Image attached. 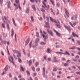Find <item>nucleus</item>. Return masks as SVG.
<instances>
[{
    "mask_svg": "<svg viewBox=\"0 0 80 80\" xmlns=\"http://www.w3.org/2000/svg\"><path fill=\"white\" fill-rule=\"evenodd\" d=\"M54 31L55 32H56V35H57V36H58V37H60V36H61V34L58 32L56 30H55V29H54Z\"/></svg>",
    "mask_w": 80,
    "mask_h": 80,
    "instance_id": "ddd939ff",
    "label": "nucleus"
},
{
    "mask_svg": "<svg viewBox=\"0 0 80 80\" xmlns=\"http://www.w3.org/2000/svg\"><path fill=\"white\" fill-rule=\"evenodd\" d=\"M30 11V10H29V8H27L26 11L27 13H28Z\"/></svg>",
    "mask_w": 80,
    "mask_h": 80,
    "instance_id": "4c0bfd02",
    "label": "nucleus"
},
{
    "mask_svg": "<svg viewBox=\"0 0 80 80\" xmlns=\"http://www.w3.org/2000/svg\"><path fill=\"white\" fill-rule=\"evenodd\" d=\"M76 73H77V74H78V75H80V71L76 72Z\"/></svg>",
    "mask_w": 80,
    "mask_h": 80,
    "instance_id": "864d4df0",
    "label": "nucleus"
},
{
    "mask_svg": "<svg viewBox=\"0 0 80 80\" xmlns=\"http://www.w3.org/2000/svg\"><path fill=\"white\" fill-rule=\"evenodd\" d=\"M62 60L64 61H65V60H66L65 59V58H62Z\"/></svg>",
    "mask_w": 80,
    "mask_h": 80,
    "instance_id": "e2e57ef3",
    "label": "nucleus"
},
{
    "mask_svg": "<svg viewBox=\"0 0 80 80\" xmlns=\"http://www.w3.org/2000/svg\"><path fill=\"white\" fill-rule=\"evenodd\" d=\"M42 8L41 9V10L42 12H45V7H44V6L42 5Z\"/></svg>",
    "mask_w": 80,
    "mask_h": 80,
    "instance_id": "6e6552de",
    "label": "nucleus"
},
{
    "mask_svg": "<svg viewBox=\"0 0 80 80\" xmlns=\"http://www.w3.org/2000/svg\"><path fill=\"white\" fill-rule=\"evenodd\" d=\"M40 44L41 45H45L46 44V43L45 42H40Z\"/></svg>",
    "mask_w": 80,
    "mask_h": 80,
    "instance_id": "c756f323",
    "label": "nucleus"
},
{
    "mask_svg": "<svg viewBox=\"0 0 80 80\" xmlns=\"http://www.w3.org/2000/svg\"><path fill=\"white\" fill-rule=\"evenodd\" d=\"M18 78H21V77H22V76H21V75H19L18 77Z\"/></svg>",
    "mask_w": 80,
    "mask_h": 80,
    "instance_id": "69168bd1",
    "label": "nucleus"
},
{
    "mask_svg": "<svg viewBox=\"0 0 80 80\" xmlns=\"http://www.w3.org/2000/svg\"><path fill=\"white\" fill-rule=\"evenodd\" d=\"M64 27H65V28H66V29H68V31H69L70 32V27H68L67 26V25H65V24H64Z\"/></svg>",
    "mask_w": 80,
    "mask_h": 80,
    "instance_id": "9d476101",
    "label": "nucleus"
},
{
    "mask_svg": "<svg viewBox=\"0 0 80 80\" xmlns=\"http://www.w3.org/2000/svg\"><path fill=\"white\" fill-rule=\"evenodd\" d=\"M12 21L13 22V23L14 25H15V26H16V24L15 23V20H14V18L12 19Z\"/></svg>",
    "mask_w": 80,
    "mask_h": 80,
    "instance_id": "473e14b6",
    "label": "nucleus"
},
{
    "mask_svg": "<svg viewBox=\"0 0 80 80\" xmlns=\"http://www.w3.org/2000/svg\"><path fill=\"white\" fill-rule=\"evenodd\" d=\"M7 50L8 55H10V52H9V50H8V46H7Z\"/></svg>",
    "mask_w": 80,
    "mask_h": 80,
    "instance_id": "b1692460",
    "label": "nucleus"
},
{
    "mask_svg": "<svg viewBox=\"0 0 80 80\" xmlns=\"http://www.w3.org/2000/svg\"><path fill=\"white\" fill-rule=\"evenodd\" d=\"M13 35H14V31L13 29H12V34L11 36L12 37H13Z\"/></svg>",
    "mask_w": 80,
    "mask_h": 80,
    "instance_id": "412c9836",
    "label": "nucleus"
},
{
    "mask_svg": "<svg viewBox=\"0 0 80 80\" xmlns=\"http://www.w3.org/2000/svg\"><path fill=\"white\" fill-rule=\"evenodd\" d=\"M65 53H66V54H64V55H66V54H67L68 55H70V53H68V52L67 51H66Z\"/></svg>",
    "mask_w": 80,
    "mask_h": 80,
    "instance_id": "ea45409f",
    "label": "nucleus"
},
{
    "mask_svg": "<svg viewBox=\"0 0 80 80\" xmlns=\"http://www.w3.org/2000/svg\"><path fill=\"white\" fill-rule=\"evenodd\" d=\"M54 61L55 62H58V61L57 59H55Z\"/></svg>",
    "mask_w": 80,
    "mask_h": 80,
    "instance_id": "603ef678",
    "label": "nucleus"
},
{
    "mask_svg": "<svg viewBox=\"0 0 80 80\" xmlns=\"http://www.w3.org/2000/svg\"><path fill=\"white\" fill-rule=\"evenodd\" d=\"M18 61L20 63H22V60H21L20 58L18 59Z\"/></svg>",
    "mask_w": 80,
    "mask_h": 80,
    "instance_id": "09e8293b",
    "label": "nucleus"
},
{
    "mask_svg": "<svg viewBox=\"0 0 80 80\" xmlns=\"http://www.w3.org/2000/svg\"><path fill=\"white\" fill-rule=\"evenodd\" d=\"M20 67L21 70H22V72H23L24 71V68H23V66H22L21 65H20Z\"/></svg>",
    "mask_w": 80,
    "mask_h": 80,
    "instance_id": "4be33fe9",
    "label": "nucleus"
},
{
    "mask_svg": "<svg viewBox=\"0 0 80 80\" xmlns=\"http://www.w3.org/2000/svg\"><path fill=\"white\" fill-rule=\"evenodd\" d=\"M15 2L18 5L17 8H15V10H17V9H18V8H19V9H20V10H22V8L20 6V3H19V0H18V1H17V0H15Z\"/></svg>",
    "mask_w": 80,
    "mask_h": 80,
    "instance_id": "7ed1b4c3",
    "label": "nucleus"
},
{
    "mask_svg": "<svg viewBox=\"0 0 80 80\" xmlns=\"http://www.w3.org/2000/svg\"><path fill=\"white\" fill-rule=\"evenodd\" d=\"M45 24H46V25L44 26V27H47V28H50V25H49V24L48 23V22H45Z\"/></svg>",
    "mask_w": 80,
    "mask_h": 80,
    "instance_id": "f8f14e48",
    "label": "nucleus"
},
{
    "mask_svg": "<svg viewBox=\"0 0 80 80\" xmlns=\"http://www.w3.org/2000/svg\"><path fill=\"white\" fill-rule=\"evenodd\" d=\"M8 59L9 61H10L11 62H12L14 65L15 64L14 62H13V57H12V56H9L8 57Z\"/></svg>",
    "mask_w": 80,
    "mask_h": 80,
    "instance_id": "20e7f679",
    "label": "nucleus"
},
{
    "mask_svg": "<svg viewBox=\"0 0 80 80\" xmlns=\"http://www.w3.org/2000/svg\"><path fill=\"white\" fill-rule=\"evenodd\" d=\"M32 41H31L30 44H29V48H31V47H32Z\"/></svg>",
    "mask_w": 80,
    "mask_h": 80,
    "instance_id": "5701e85b",
    "label": "nucleus"
},
{
    "mask_svg": "<svg viewBox=\"0 0 80 80\" xmlns=\"http://www.w3.org/2000/svg\"><path fill=\"white\" fill-rule=\"evenodd\" d=\"M71 20H73V17H72L71 18Z\"/></svg>",
    "mask_w": 80,
    "mask_h": 80,
    "instance_id": "774afa93",
    "label": "nucleus"
},
{
    "mask_svg": "<svg viewBox=\"0 0 80 80\" xmlns=\"http://www.w3.org/2000/svg\"><path fill=\"white\" fill-rule=\"evenodd\" d=\"M1 53L2 55H3V56H4V53H3V52L2 51H1Z\"/></svg>",
    "mask_w": 80,
    "mask_h": 80,
    "instance_id": "8fccbe9b",
    "label": "nucleus"
},
{
    "mask_svg": "<svg viewBox=\"0 0 80 80\" xmlns=\"http://www.w3.org/2000/svg\"><path fill=\"white\" fill-rule=\"evenodd\" d=\"M32 7L33 9V10L34 11H36V8H35V6L34 5H32Z\"/></svg>",
    "mask_w": 80,
    "mask_h": 80,
    "instance_id": "6ab92c4d",
    "label": "nucleus"
},
{
    "mask_svg": "<svg viewBox=\"0 0 80 80\" xmlns=\"http://www.w3.org/2000/svg\"><path fill=\"white\" fill-rule=\"evenodd\" d=\"M13 52L14 53H18V51L16 50H13Z\"/></svg>",
    "mask_w": 80,
    "mask_h": 80,
    "instance_id": "2f4dec72",
    "label": "nucleus"
},
{
    "mask_svg": "<svg viewBox=\"0 0 80 80\" xmlns=\"http://www.w3.org/2000/svg\"><path fill=\"white\" fill-rule=\"evenodd\" d=\"M3 3V0H0V3Z\"/></svg>",
    "mask_w": 80,
    "mask_h": 80,
    "instance_id": "052dcab7",
    "label": "nucleus"
},
{
    "mask_svg": "<svg viewBox=\"0 0 80 80\" xmlns=\"http://www.w3.org/2000/svg\"><path fill=\"white\" fill-rule=\"evenodd\" d=\"M39 41V39L38 38L36 40L35 42V45L33 46V48H35L38 45V42Z\"/></svg>",
    "mask_w": 80,
    "mask_h": 80,
    "instance_id": "0eeeda50",
    "label": "nucleus"
},
{
    "mask_svg": "<svg viewBox=\"0 0 80 80\" xmlns=\"http://www.w3.org/2000/svg\"><path fill=\"white\" fill-rule=\"evenodd\" d=\"M2 26L4 28H5V23H2Z\"/></svg>",
    "mask_w": 80,
    "mask_h": 80,
    "instance_id": "bb28decb",
    "label": "nucleus"
},
{
    "mask_svg": "<svg viewBox=\"0 0 80 80\" xmlns=\"http://www.w3.org/2000/svg\"><path fill=\"white\" fill-rule=\"evenodd\" d=\"M30 42V38H28L27 39V40L25 42V46H27L28 44V43Z\"/></svg>",
    "mask_w": 80,
    "mask_h": 80,
    "instance_id": "1a4fd4ad",
    "label": "nucleus"
},
{
    "mask_svg": "<svg viewBox=\"0 0 80 80\" xmlns=\"http://www.w3.org/2000/svg\"><path fill=\"white\" fill-rule=\"evenodd\" d=\"M39 64V63L38 62H37L36 63V66H37Z\"/></svg>",
    "mask_w": 80,
    "mask_h": 80,
    "instance_id": "6e6d98bb",
    "label": "nucleus"
},
{
    "mask_svg": "<svg viewBox=\"0 0 80 80\" xmlns=\"http://www.w3.org/2000/svg\"><path fill=\"white\" fill-rule=\"evenodd\" d=\"M50 20H51V21H52L53 22H55V23H57V21H56V20L52 18V17H50Z\"/></svg>",
    "mask_w": 80,
    "mask_h": 80,
    "instance_id": "4468645a",
    "label": "nucleus"
},
{
    "mask_svg": "<svg viewBox=\"0 0 80 80\" xmlns=\"http://www.w3.org/2000/svg\"><path fill=\"white\" fill-rule=\"evenodd\" d=\"M29 80H33V79L31 77H30L29 79Z\"/></svg>",
    "mask_w": 80,
    "mask_h": 80,
    "instance_id": "338daca9",
    "label": "nucleus"
},
{
    "mask_svg": "<svg viewBox=\"0 0 80 80\" xmlns=\"http://www.w3.org/2000/svg\"><path fill=\"white\" fill-rule=\"evenodd\" d=\"M47 0H44V1H43L42 2V3L44 5L45 7L46 8H47L46 9V10H48L49 8V7H50V6L49 5H48V7L47 6V5H46V4L45 3V2H47Z\"/></svg>",
    "mask_w": 80,
    "mask_h": 80,
    "instance_id": "f03ea898",
    "label": "nucleus"
},
{
    "mask_svg": "<svg viewBox=\"0 0 80 80\" xmlns=\"http://www.w3.org/2000/svg\"><path fill=\"white\" fill-rule=\"evenodd\" d=\"M56 48H59L60 46L59 45H57L56 46Z\"/></svg>",
    "mask_w": 80,
    "mask_h": 80,
    "instance_id": "680f3d73",
    "label": "nucleus"
},
{
    "mask_svg": "<svg viewBox=\"0 0 80 80\" xmlns=\"http://www.w3.org/2000/svg\"><path fill=\"white\" fill-rule=\"evenodd\" d=\"M45 68H43V73H45Z\"/></svg>",
    "mask_w": 80,
    "mask_h": 80,
    "instance_id": "de8ad7c7",
    "label": "nucleus"
},
{
    "mask_svg": "<svg viewBox=\"0 0 80 80\" xmlns=\"http://www.w3.org/2000/svg\"><path fill=\"white\" fill-rule=\"evenodd\" d=\"M23 52L24 53V55H25V54H26V53H25V50L24 49H23Z\"/></svg>",
    "mask_w": 80,
    "mask_h": 80,
    "instance_id": "5fc2aeb1",
    "label": "nucleus"
},
{
    "mask_svg": "<svg viewBox=\"0 0 80 80\" xmlns=\"http://www.w3.org/2000/svg\"><path fill=\"white\" fill-rule=\"evenodd\" d=\"M80 77H79L78 78H75V80H80Z\"/></svg>",
    "mask_w": 80,
    "mask_h": 80,
    "instance_id": "bf43d9fd",
    "label": "nucleus"
},
{
    "mask_svg": "<svg viewBox=\"0 0 80 80\" xmlns=\"http://www.w3.org/2000/svg\"><path fill=\"white\" fill-rule=\"evenodd\" d=\"M75 58L76 59H78L79 58V56H77Z\"/></svg>",
    "mask_w": 80,
    "mask_h": 80,
    "instance_id": "4d7b16f0",
    "label": "nucleus"
},
{
    "mask_svg": "<svg viewBox=\"0 0 80 80\" xmlns=\"http://www.w3.org/2000/svg\"><path fill=\"white\" fill-rule=\"evenodd\" d=\"M60 4L59 3H57V4H56L57 7H58L60 6Z\"/></svg>",
    "mask_w": 80,
    "mask_h": 80,
    "instance_id": "a19ab883",
    "label": "nucleus"
},
{
    "mask_svg": "<svg viewBox=\"0 0 80 80\" xmlns=\"http://www.w3.org/2000/svg\"><path fill=\"white\" fill-rule=\"evenodd\" d=\"M56 53H57L58 54H60V55H61V54H66V53H63L62 52H56Z\"/></svg>",
    "mask_w": 80,
    "mask_h": 80,
    "instance_id": "a211bd4d",
    "label": "nucleus"
},
{
    "mask_svg": "<svg viewBox=\"0 0 80 80\" xmlns=\"http://www.w3.org/2000/svg\"><path fill=\"white\" fill-rule=\"evenodd\" d=\"M53 71L54 72H56V71H57V68H54Z\"/></svg>",
    "mask_w": 80,
    "mask_h": 80,
    "instance_id": "f704fd0d",
    "label": "nucleus"
},
{
    "mask_svg": "<svg viewBox=\"0 0 80 80\" xmlns=\"http://www.w3.org/2000/svg\"><path fill=\"white\" fill-rule=\"evenodd\" d=\"M69 23L70 24V25H71L72 26V27H73V28L74 27L73 26V24H72V22H69Z\"/></svg>",
    "mask_w": 80,
    "mask_h": 80,
    "instance_id": "79ce46f5",
    "label": "nucleus"
},
{
    "mask_svg": "<svg viewBox=\"0 0 80 80\" xmlns=\"http://www.w3.org/2000/svg\"><path fill=\"white\" fill-rule=\"evenodd\" d=\"M74 17H75V18L77 20V17H78V15H77V14H76L74 16Z\"/></svg>",
    "mask_w": 80,
    "mask_h": 80,
    "instance_id": "a18cd8bd",
    "label": "nucleus"
},
{
    "mask_svg": "<svg viewBox=\"0 0 80 80\" xmlns=\"http://www.w3.org/2000/svg\"><path fill=\"white\" fill-rule=\"evenodd\" d=\"M39 70H40V68H38L36 69V71L38 72Z\"/></svg>",
    "mask_w": 80,
    "mask_h": 80,
    "instance_id": "3c124183",
    "label": "nucleus"
},
{
    "mask_svg": "<svg viewBox=\"0 0 80 80\" xmlns=\"http://www.w3.org/2000/svg\"><path fill=\"white\" fill-rule=\"evenodd\" d=\"M78 22H73V25H74V26H75V25H77L78 23Z\"/></svg>",
    "mask_w": 80,
    "mask_h": 80,
    "instance_id": "cd10ccee",
    "label": "nucleus"
},
{
    "mask_svg": "<svg viewBox=\"0 0 80 80\" xmlns=\"http://www.w3.org/2000/svg\"><path fill=\"white\" fill-rule=\"evenodd\" d=\"M68 63H66L64 64V67L68 66Z\"/></svg>",
    "mask_w": 80,
    "mask_h": 80,
    "instance_id": "e433bc0d",
    "label": "nucleus"
},
{
    "mask_svg": "<svg viewBox=\"0 0 80 80\" xmlns=\"http://www.w3.org/2000/svg\"><path fill=\"white\" fill-rule=\"evenodd\" d=\"M36 35L37 37H39V34L38 33V32H36Z\"/></svg>",
    "mask_w": 80,
    "mask_h": 80,
    "instance_id": "37998d69",
    "label": "nucleus"
},
{
    "mask_svg": "<svg viewBox=\"0 0 80 80\" xmlns=\"http://www.w3.org/2000/svg\"><path fill=\"white\" fill-rule=\"evenodd\" d=\"M18 55H17L18 57H21V54H20V52H18Z\"/></svg>",
    "mask_w": 80,
    "mask_h": 80,
    "instance_id": "aec40b11",
    "label": "nucleus"
},
{
    "mask_svg": "<svg viewBox=\"0 0 80 80\" xmlns=\"http://www.w3.org/2000/svg\"><path fill=\"white\" fill-rule=\"evenodd\" d=\"M47 52L48 53H50V49L49 48H48Z\"/></svg>",
    "mask_w": 80,
    "mask_h": 80,
    "instance_id": "c85d7f7f",
    "label": "nucleus"
},
{
    "mask_svg": "<svg viewBox=\"0 0 80 80\" xmlns=\"http://www.w3.org/2000/svg\"><path fill=\"white\" fill-rule=\"evenodd\" d=\"M31 20L32 22H33V21H34V19H33V16H31Z\"/></svg>",
    "mask_w": 80,
    "mask_h": 80,
    "instance_id": "58836bf2",
    "label": "nucleus"
},
{
    "mask_svg": "<svg viewBox=\"0 0 80 80\" xmlns=\"http://www.w3.org/2000/svg\"><path fill=\"white\" fill-rule=\"evenodd\" d=\"M56 25L59 28H61V26H60V25L58 24H56Z\"/></svg>",
    "mask_w": 80,
    "mask_h": 80,
    "instance_id": "a878e982",
    "label": "nucleus"
},
{
    "mask_svg": "<svg viewBox=\"0 0 80 80\" xmlns=\"http://www.w3.org/2000/svg\"><path fill=\"white\" fill-rule=\"evenodd\" d=\"M7 27L8 28V29L9 30L10 29V28H9V24H7Z\"/></svg>",
    "mask_w": 80,
    "mask_h": 80,
    "instance_id": "49530a36",
    "label": "nucleus"
},
{
    "mask_svg": "<svg viewBox=\"0 0 80 80\" xmlns=\"http://www.w3.org/2000/svg\"><path fill=\"white\" fill-rule=\"evenodd\" d=\"M47 31L48 32V33L49 34V35H51L52 37H53V32H52V30H49V29H47Z\"/></svg>",
    "mask_w": 80,
    "mask_h": 80,
    "instance_id": "39448f33",
    "label": "nucleus"
},
{
    "mask_svg": "<svg viewBox=\"0 0 80 80\" xmlns=\"http://www.w3.org/2000/svg\"><path fill=\"white\" fill-rule=\"evenodd\" d=\"M47 31L48 32V33L49 34V35H51L52 37H53V32H52V30H49V29H47Z\"/></svg>",
    "mask_w": 80,
    "mask_h": 80,
    "instance_id": "423d86ee",
    "label": "nucleus"
},
{
    "mask_svg": "<svg viewBox=\"0 0 80 80\" xmlns=\"http://www.w3.org/2000/svg\"><path fill=\"white\" fill-rule=\"evenodd\" d=\"M31 68L33 72H35V68H34L33 67H32Z\"/></svg>",
    "mask_w": 80,
    "mask_h": 80,
    "instance_id": "7c9ffc66",
    "label": "nucleus"
},
{
    "mask_svg": "<svg viewBox=\"0 0 80 80\" xmlns=\"http://www.w3.org/2000/svg\"><path fill=\"white\" fill-rule=\"evenodd\" d=\"M40 32L43 38H44V40L45 41V40L48 38V34L45 31H43V34H42V30H40Z\"/></svg>",
    "mask_w": 80,
    "mask_h": 80,
    "instance_id": "f257e3e1",
    "label": "nucleus"
},
{
    "mask_svg": "<svg viewBox=\"0 0 80 80\" xmlns=\"http://www.w3.org/2000/svg\"><path fill=\"white\" fill-rule=\"evenodd\" d=\"M3 42L5 45H6V41H3Z\"/></svg>",
    "mask_w": 80,
    "mask_h": 80,
    "instance_id": "13d9d810",
    "label": "nucleus"
},
{
    "mask_svg": "<svg viewBox=\"0 0 80 80\" xmlns=\"http://www.w3.org/2000/svg\"><path fill=\"white\" fill-rule=\"evenodd\" d=\"M76 48H75V47H72V48H70L69 49H71L72 50H74V49H75Z\"/></svg>",
    "mask_w": 80,
    "mask_h": 80,
    "instance_id": "72a5a7b5",
    "label": "nucleus"
},
{
    "mask_svg": "<svg viewBox=\"0 0 80 80\" xmlns=\"http://www.w3.org/2000/svg\"><path fill=\"white\" fill-rule=\"evenodd\" d=\"M65 12L66 14L68 17H69V12H68V11L67 10V9L66 8H65Z\"/></svg>",
    "mask_w": 80,
    "mask_h": 80,
    "instance_id": "9b49d317",
    "label": "nucleus"
},
{
    "mask_svg": "<svg viewBox=\"0 0 80 80\" xmlns=\"http://www.w3.org/2000/svg\"><path fill=\"white\" fill-rule=\"evenodd\" d=\"M7 3H8V8H10V6L11 5V3L10 1H7Z\"/></svg>",
    "mask_w": 80,
    "mask_h": 80,
    "instance_id": "2eb2a0df",
    "label": "nucleus"
},
{
    "mask_svg": "<svg viewBox=\"0 0 80 80\" xmlns=\"http://www.w3.org/2000/svg\"><path fill=\"white\" fill-rule=\"evenodd\" d=\"M72 68H74V69H75V68H75V66H72Z\"/></svg>",
    "mask_w": 80,
    "mask_h": 80,
    "instance_id": "0e129e2a",
    "label": "nucleus"
},
{
    "mask_svg": "<svg viewBox=\"0 0 80 80\" xmlns=\"http://www.w3.org/2000/svg\"><path fill=\"white\" fill-rule=\"evenodd\" d=\"M32 65V60H30L29 61V66H30Z\"/></svg>",
    "mask_w": 80,
    "mask_h": 80,
    "instance_id": "393cba45",
    "label": "nucleus"
},
{
    "mask_svg": "<svg viewBox=\"0 0 80 80\" xmlns=\"http://www.w3.org/2000/svg\"><path fill=\"white\" fill-rule=\"evenodd\" d=\"M8 68H10V66H8V65H7V66H6L5 68L4 69H5V71H7V70H8Z\"/></svg>",
    "mask_w": 80,
    "mask_h": 80,
    "instance_id": "f3484780",
    "label": "nucleus"
},
{
    "mask_svg": "<svg viewBox=\"0 0 80 80\" xmlns=\"http://www.w3.org/2000/svg\"><path fill=\"white\" fill-rule=\"evenodd\" d=\"M72 35L73 36V37H76L78 38V35H77L74 32H72Z\"/></svg>",
    "mask_w": 80,
    "mask_h": 80,
    "instance_id": "dca6fc26",
    "label": "nucleus"
},
{
    "mask_svg": "<svg viewBox=\"0 0 80 80\" xmlns=\"http://www.w3.org/2000/svg\"><path fill=\"white\" fill-rule=\"evenodd\" d=\"M77 43L79 45H80V41H77Z\"/></svg>",
    "mask_w": 80,
    "mask_h": 80,
    "instance_id": "c03bdc74",
    "label": "nucleus"
},
{
    "mask_svg": "<svg viewBox=\"0 0 80 80\" xmlns=\"http://www.w3.org/2000/svg\"><path fill=\"white\" fill-rule=\"evenodd\" d=\"M27 73V75H28V76H30V72H28V71H26Z\"/></svg>",
    "mask_w": 80,
    "mask_h": 80,
    "instance_id": "c9c22d12",
    "label": "nucleus"
}]
</instances>
